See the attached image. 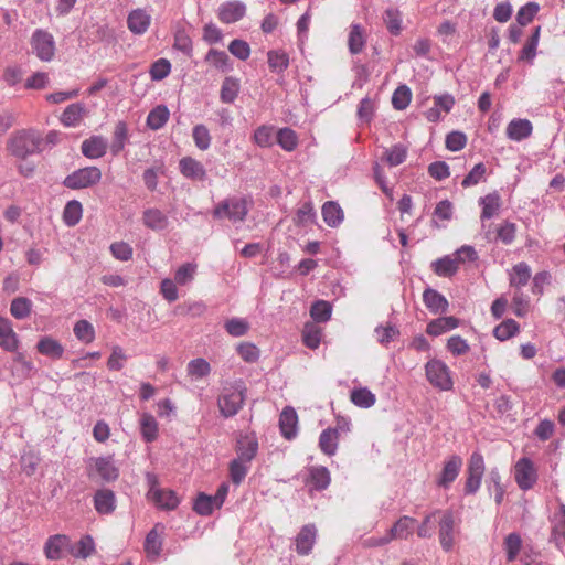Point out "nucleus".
Here are the masks:
<instances>
[{
    "instance_id": "nucleus-43",
    "label": "nucleus",
    "mask_w": 565,
    "mask_h": 565,
    "mask_svg": "<svg viewBox=\"0 0 565 565\" xmlns=\"http://www.w3.org/2000/svg\"><path fill=\"white\" fill-rule=\"evenodd\" d=\"M519 330L520 327L515 320L507 319L494 328L493 335L500 341H505L514 337Z\"/></svg>"
},
{
    "instance_id": "nucleus-18",
    "label": "nucleus",
    "mask_w": 565,
    "mask_h": 565,
    "mask_svg": "<svg viewBox=\"0 0 565 565\" xmlns=\"http://www.w3.org/2000/svg\"><path fill=\"white\" fill-rule=\"evenodd\" d=\"M108 148L107 140L102 136H92L82 142V153L89 159L102 158Z\"/></svg>"
},
{
    "instance_id": "nucleus-12",
    "label": "nucleus",
    "mask_w": 565,
    "mask_h": 565,
    "mask_svg": "<svg viewBox=\"0 0 565 565\" xmlns=\"http://www.w3.org/2000/svg\"><path fill=\"white\" fill-rule=\"evenodd\" d=\"M71 548V539L65 534L51 535L44 543V554L47 559L57 561L64 557Z\"/></svg>"
},
{
    "instance_id": "nucleus-56",
    "label": "nucleus",
    "mask_w": 565,
    "mask_h": 565,
    "mask_svg": "<svg viewBox=\"0 0 565 565\" xmlns=\"http://www.w3.org/2000/svg\"><path fill=\"white\" fill-rule=\"evenodd\" d=\"M365 44V38L359 24H353L349 34V50L352 54L362 52Z\"/></svg>"
},
{
    "instance_id": "nucleus-15",
    "label": "nucleus",
    "mask_w": 565,
    "mask_h": 565,
    "mask_svg": "<svg viewBox=\"0 0 565 565\" xmlns=\"http://www.w3.org/2000/svg\"><path fill=\"white\" fill-rule=\"evenodd\" d=\"M317 539V527L315 524L303 525L295 539V550L299 555H308Z\"/></svg>"
},
{
    "instance_id": "nucleus-62",
    "label": "nucleus",
    "mask_w": 565,
    "mask_h": 565,
    "mask_svg": "<svg viewBox=\"0 0 565 565\" xmlns=\"http://www.w3.org/2000/svg\"><path fill=\"white\" fill-rule=\"evenodd\" d=\"M196 265L192 263H185L178 268L175 271L174 280L179 285H186L194 278Z\"/></svg>"
},
{
    "instance_id": "nucleus-29",
    "label": "nucleus",
    "mask_w": 565,
    "mask_h": 565,
    "mask_svg": "<svg viewBox=\"0 0 565 565\" xmlns=\"http://www.w3.org/2000/svg\"><path fill=\"white\" fill-rule=\"evenodd\" d=\"M531 276L532 271L530 266L524 262H520L512 267L509 274L510 285L511 287L520 289L521 287L527 285Z\"/></svg>"
},
{
    "instance_id": "nucleus-32",
    "label": "nucleus",
    "mask_w": 565,
    "mask_h": 565,
    "mask_svg": "<svg viewBox=\"0 0 565 565\" xmlns=\"http://www.w3.org/2000/svg\"><path fill=\"white\" fill-rule=\"evenodd\" d=\"M459 326V320L455 317H439L434 319L427 324V333L438 337L445 332L456 329Z\"/></svg>"
},
{
    "instance_id": "nucleus-10",
    "label": "nucleus",
    "mask_w": 565,
    "mask_h": 565,
    "mask_svg": "<svg viewBox=\"0 0 565 565\" xmlns=\"http://www.w3.org/2000/svg\"><path fill=\"white\" fill-rule=\"evenodd\" d=\"M514 478L521 490L526 491L533 488L537 480V472L529 458L524 457L518 460L514 466Z\"/></svg>"
},
{
    "instance_id": "nucleus-50",
    "label": "nucleus",
    "mask_w": 565,
    "mask_h": 565,
    "mask_svg": "<svg viewBox=\"0 0 565 565\" xmlns=\"http://www.w3.org/2000/svg\"><path fill=\"white\" fill-rule=\"evenodd\" d=\"M250 460H245L241 457H237L230 463V476L231 480L235 484H239L246 477L248 472V463Z\"/></svg>"
},
{
    "instance_id": "nucleus-57",
    "label": "nucleus",
    "mask_w": 565,
    "mask_h": 565,
    "mask_svg": "<svg viewBox=\"0 0 565 565\" xmlns=\"http://www.w3.org/2000/svg\"><path fill=\"white\" fill-rule=\"evenodd\" d=\"M239 92V83L233 77H226L221 88V99L223 103H232Z\"/></svg>"
},
{
    "instance_id": "nucleus-31",
    "label": "nucleus",
    "mask_w": 565,
    "mask_h": 565,
    "mask_svg": "<svg viewBox=\"0 0 565 565\" xmlns=\"http://www.w3.org/2000/svg\"><path fill=\"white\" fill-rule=\"evenodd\" d=\"M322 217L326 224L330 227L339 226L344 218V213L341 206L334 201H327L322 205Z\"/></svg>"
},
{
    "instance_id": "nucleus-36",
    "label": "nucleus",
    "mask_w": 565,
    "mask_h": 565,
    "mask_svg": "<svg viewBox=\"0 0 565 565\" xmlns=\"http://www.w3.org/2000/svg\"><path fill=\"white\" fill-rule=\"evenodd\" d=\"M541 26H536L520 52L519 60L533 64L540 41Z\"/></svg>"
},
{
    "instance_id": "nucleus-7",
    "label": "nucleus",
    "mask_w": 565,
    "mask_h": 565,
    "mask_svg": "<svg viewBox=\"0 0 565 565\" xmlns=\"http://www.w3.org/2000/svg\"><path fill=\"white\" fill-rule=\"evenodd\" d=\"M484 469L483 456L479 451L472 452L467 468L466 494H475L480 489Z\"/></svg>"
},
{
    "instance_id": "nucleus-20",
    "label": "nucleus",
    "mask_w": 565,
    "mask_h": 565,
    "mask_svg": "<svg viewBox=\"0 0 565 565\" xmlns=\"http://www.w3.org/2000/svg\"><path fill=\"white\" fill-rule=\"evenodd\" d=\"M423 301L426 308L434 315L444 313L448 310V300L439 291L426 288L423 292Z\"/></svg>"
},
{
    "instance_id": "nucleus-6",
    "label": "nucleus",
    "mask_w": 565,
    "mask_h": 565,
    "mask_svg": "<svg viewBox=\"0 0 565 565\" xmlns=\"http://www.w3.org/2000/svg\"><path fill=\"white\" fill-rule=\"evenodd\" d=\"M102 180V171L97 167H86L74 171L64 180L68 189L78 190L93 186Z\"/></svg>"
},
{
    "instance_id": "nucleus-38",
    "label": "nucleus",
    "mask_w": 565,
    "mask_h": 565,
    "mask_svg": "<svg viewBox=\"0 0 565 565\" xmlns=\"http://www.w3.org/2000/svg\"><path fill=\"white\" fill-rule=\"evenodd\" d=\"M552 536L558 547L565 545V504H561L554 515Z\"/></svg>"
},
{
    "instance_id": "nucleus-44",
    "label": "nucleus",
    "mask_w": 565,
    "mask_h": 565,
    "mask_svg": "<svg viewBox=\"0 0 565 565\" xmlns=\"http://www.w3.org/2000/svg\"><path fill=\"white\" fill-rule=\"evenodd\" d=\"M351 402L362 408H369L375 404V395L366 387L354 388L351 392Z\"/></svg>"
},
{
    "instance_id": "nucleus-28",
    "label": "nucleus",
    "mask_w": 565,
    "mask_h": 565,
    "mask_svg": "<svg viewBox=\"0 0 565 565\" xmlns=\"http://www.w3.org/2000/svg\"><path fill=\"white\" fill-rule=\"evenodd\" d=\"M140 434L147 443L157 440L159 436V425L157 419L150 413H142L139 419Z\"/></svg>"
},
{
    "instance_id": "nucleus-45",
    "label": "nucleus",
    "mask_w": 565,
    "mask_h": 565,
    "mask_svg": "<svg viewBox=\"0 0 565 565\" xmlns=\"http://www.w3.org/2000/svg\"><path fill=\"white\" fill-rule=\"evenodd\" d=\"M95 551V544L92 536H83L75 546L71 545L70 553L76 558H87Z\"/></svg>"
},
{
    "instance_id": "nucleus-16",
    "label": "nucleus",
    "mask_w": 565,
    "mask_h": 565,
    "mask_svg": "<svg viewBox=\"0 0 565 565\" xmlns=\"http://www.w3.org/2000/svg\"><path fill=\"white\" fill-rule=\"evenodd\" d=\"M19 344V337L13 330L12 322L0 317V347L8 352H17Z\"/></svg>"
},
{
    "instance_id": "nucleus-3",
    "label": "nucleus",
    "mask_w": 565,
    "mask_h": 565,
    "mask_svg": "<svg viewBox=\"0 0 565 565\" xmlns=\"http://www.w3.org/2000/svg\"><path fill=\"white\" fill-rule=\"evenodd\" d=\"M249 210L245 198H230L222 201L213 211L215 218H227L233 223L244 221Z\"/></svg>"
},
{
    "instance_id": "nucleus-2",
    "label": "nucleus",
    "mask_w": 565,
    "mask_h": 565,
    "mask_svg": "<svg viewBox=\"0 0 565 565\" xmlns=\"http://www.w3.org/2000/svg\"><path fill=\"white\" fill-rule=\"evenodd\" d=\"M42 141L43 139L36 130H21L10 138L8 149L11 154L25 158L40 150Z\"/></svg>"
},
{
    "instance_id": "nucleus-58",
    "label": "nucleus",
    "mask_w": 565,
    "mask_h": 565,
    "mask_svg": "<svg viewBox=\"0 0 565 565\" xmlns=\"http://www.w3.org/2000/svg\"><path fill=\"white\" fill-rule=\"evenodd\" d=\"M407 157V149L402 143L394 145L386 150L385 160L391 167L399 166Z\"/></svg>"
},
{
    "instance_id": "nucleus-21",
    "label": "nucleus",
    "mask_w": 565,
    "mask_h": 565,
    "mask_svg": "<svg viewBox=\"0 0 565 565\" xmlns=\"http://www.w3.org/2000/svg\"><path fill=\"white\" fill-rule=\"evenodd\" d=\"M245 6L238 1H228L220 6L218 19L223 23H234L245 14Z\"/></svg>"
},
{
    "instance_id": "nucleus-63",
    "label": "nucleus",
    "mask_w": 565,
    "mask_h": 565,
    "mask_svg": "<svg viewBox=\"0 0 565 565\" xmlns=\"http://www.w3.org/2000/svg\"><path fill=\"white\" fill-rule=\"evenodd\" d=\"M225 330L233 337H242L249 330V324L244 319L233 318L225 323Z\"/></svg>"
},
{
    "instance_id": "nucleus-13",
    "label": "nucleus",
    "mask_w": 565,
    "mask_h": 565,
    "mask_svg": "<svg viewBox=\"0 0 565 565\" xmlns=\"http://www.w3.org/2000/svg\"><path fill=\"white\" fill-rule=\"evenodd\" d=\"M331 482V476L328 468L323 466H311L308 468V475L306 477V484L309 492L323 491Z\"/></svg>"
},
{
    "instance_id": "nucleus-54",
    "label": "nucleus",
    "mask_w": 565,
    "mask_h": 565,
    "mask_svg": "<svg viewBox=\"0 0 565 565\" xmlns=\"http://www.w3.org/2000/svg\"><path fill=\"white\" fill-rule=\"evenodd\" d=\"M127 137V124L124 121H118L115 126L114 141L110 148L114 154H118L125 148Z\"/></svg>"
},
{
    "instance_id": "nucleus-19",
    "label": "nucleus",
    "mask_w": 565,
    "mask_h": 565,
    "mask_svg": "<svg viewBox=\"0 0 565 565\" xmlns=\"http://www.w3.org/2000/svg\"><path fill=\"white\" fill-rule=\"evenodd\" d=\"M415 519L402 516L390 530L388 535L382 539V543H390L395 539H407L414 531Z\"/></svg>"
},
{
    "instance_id": "nucleus-1",
    "label": "nucleus",
    "mask_w": 565,
    "mask_h": 565,
    "mask_svg": "<svg viewBox=\"0 0 565 565\" xmlns=\"http://www.w3.org/2000/svg\"><path fill=\"white\" fill-rule=\"evenodd\" d=\"M245 392L246 387L242 380L234 381L223 386L217 398L221 414L225 417L236 415L244 404Z\"/></svg>"
},
{
    "instance_id": "nucleus-47",
    "label": "nucleus",
    "mask_w": 565,
    "mask_h": 565,
    "mask_svg": "<svg viewBox=\"0 0 565 565\" xmlns=\"http://www.w3.org/2000/svg\"><path fill=\"white\" fill-rule=\"evenodd\" d=\"M83 215V206L81 202L73 200L70 201L63 212V220L66 225L75 226L79 223Z\"/></svg>"
},
{
    "instance_id": "nucleus-22",
    "label": "nucleus",
    "mask_w": 565,
    "mask_h": 565,
    "mask_svg": "<svg viewBox=\"0 0 565 565\" xmlns=\"http://www.w3.org/2000/svg\"><path fill=\"white\" fill-rule=\"evenodd\" d=\"M87 108L82 103L68 105L61 115V122L65 127H77L87 115Z\"/></svg>"
},
{
    "instance_id": "nucleus-37",
    "label": "nucleus",
    "mask_w": 565,
    "mask_h": 565,
    "mask_svg": "<svg viewBox=\"0 0 565 565\" xmlns=\"http://www.w3.org/2000/svg\"><path fill=\"white\" fill-rule=\"evenodd\" d=\"M322 338V328L315 322H307L302 330V341L309 349H317Z\"/></svg>"
},
{
    "instance_id": "nucleus-48",
    "label": "nucleus",
    "mask_w": 565,
    "mask_h": 565,
    "mask_svg": "<svg viewBox=\"0 0 565 565\" xmlns=\"http://www.w3.org/2000/svg\"><path fill=\"white\" fill-rule=\"evenodd\" d=\"M216 508V502L212 495L203 492L199 493L193 503V510L200 515H211Z\"/></svg>"
},
{
    "instance_id": "nucleus-42",
    "label": "nucleus",
    "mask_w": 565,
    "mask_h": 565,
    "mask_svg": "<svg viewBox=\"0 0 565 565\" xmlns=\"http://www.w3.org/2000/svg\"><path fill=\"white\" fill-rule=\"evenodd\" d=\"M186 372L192 379L201 380L211 373V365L205 359L198 358L188 363Z\"/></svg>"
},
{
    "instance_id": "nucleus-5",
    "label": "nucleus",
    "mask_w": 565,
    "mask_h": 565,
    "mask_svg": "<svg viewBox=\"0 0 565 565\" xmlns=\"http://www.w3.org/2000/svg\"><path fill=\"white\" fill-rule=\"evenodd\" d=\"M458 531L454 513L449 510L441 511L438 518V537L445 552H450L454 548Z\"/></svg>"
},
{
    "instance_id": "nucleus-4",
    "label": "nucleus",
    "mask_w": 565,
    "mask_h": 565,
    "mask_svg": "<svg viewBox=\"0 0 565 565\" xmlns=\"http://www.w3.org/2000/svg\"><path fill=\"white\" fill-rule=\"evenodd\" d=\"M427 381L440 391H450L454 386L451 373L446 363L433 359L425 365Z\"/></svg>"
},
{
    "instance_id": "nucleus-53",
    "label": "nucleus",
    "mask_w": 565,
    "mask_h": 565,
    "mask_svg": "<svg viewBox=\"0 0 565 565\" xmlns=\"http://www.w3.org/2000/svg\"><path fill=\"white\" fill-rule=\"evenodd\" d=\"M32 302L25 297L14 298L11 302L10 312L15 319H24L30 316Z\"/></svg>"
},
{
    "instance_id": "nucleus-35",
    "label": "nucleus",
    "mask_w": 565,
    "mask_h": 565,
    "mask_svg": "<svg viewBox=\"0 0 565 565\" xmlns=\"http://www.w3.org/2000/svg\"><path fill=\"white\" fill-rule=\"evenodd\" d=\"M159 525L157 524L146 536L145 552L149 559H157L162 548L161 535L158 532Z\"/></svg>"
},
{
    "instance_id": "nucleus-51",
    "label": "nucleus",
    "mask_w": 565,
    "mask_h": 565,
    "mask_svg": "<svg viewBox=\"0 0 565 565\" xmlns=\"http://www.w3.org/2000/svg\"><path fill=\"white\" fill-rule=\"evenodd\" d=\"M75 337L84 343H92L95 340V329L93 324L87 320H79L74 326Z\"/></svg>"
},
{
    "instance_id": "nucleus-14",
    "label": "nucleus",
    "mask_w": 565,
    "mask_h": 565,
    "mask_svg": "<svg viewBox=\"0 0 565 565\" xmlns=\"http://www.w3.org/2000/svg\"><path fill=\"white\" fill-rule=\"evenodd\" d=\"M462 467V459L458 455L450 456L444 463L437 484L440 488L448 489L457 479Z\"/></svg>"
},
{
    "instance_id": "nucleus-30",
    "label": "nucleus",
    "mask_w": 565,
    "mask_h": 565,
    "mask_svg": "<svg viewBox=\"0 0 565 565\" xmlns=\"http://www.w3.org/2000/svg\"><path fill=\"white\" fill-rule=\"evenodd\" d=\"M258 443L254 434L241 436L237 440L236 451L238 457L250 460L256 456Z\"/></svg>"
},
{
    "instance_id": "nucleus-59",
    "label": "nucleus",
    "mask_w": 565,
    "mask_h": 565,
    "mask_svg": "<svg viewBox=\"0 0 565 565\" xmlns=\"http://www.w3.org/2000/svg\"><path fill=\"white\" fill-rule=\"evenodd\" d=\"M522 540L518 533H510L504 540L508 562H513L520 553Z\"/></svg>"
},
{
    "instance_id": "nucleus-52",
    "label": "nucleus",
    "mask_w": 565,
    "mask_h": 565,
    "mask_svg": "<svg viewBox=\"0 0 565 565\" xmlns=\"http://www.w3.org/2000/svg\"><path fill=\"white\" fill-rule=\"evenodd\" d=\"M332 307L328 301L317 300L310 309V316L316 322H327L330 320Z\"/></svg>"
},
{
    "instance_id": "nucleus-26",
    "label": "nucleus",
    "mask_w": 565,
    "mask_h": 565,
    "mask_svg": "<svg viewBox=\"0 0 565 565\" xmlns=\"http://www.w3.org/2000/svg\"><path fill=\"white\" fill-rule=\"evenodd\" d=\"M255 142L260 147H269L274 140L282 146V129L274 130V127L262 126L254 134Z\"/></svg>"
},
{
    "instance_id": "nucleus-17",
    "label": "nucleus",
    "mask_w": 565,
    "mask_h": 565,
    "mask_svg": "<svg viewBox=\"0 0 565 565\" xmlns=\"http://www.w3.org/2000/svg\"><path fill=\"white\" fill-rule=\"evenodd\" d=\"M533 126L529 119L515 118L507 126V137L513 141H522L532 135Z\"/></svg>"
},
{
    "instance_id": "nucleus-46",
    "label": "nucleus",
    "mask_w": 565,
    "mask_h": 565,
    "mask_svg": "<svg viewBox=\"0 0 565 565\" xmlns=\"http://www.w3.org/2000/svg\"><path fill=\"white\" fill-rule=\"evenodd\" d=\"M376 340L382 345H387L390 342L396 340L399 335V330L395 324L387 323L385 326H377L374 330Z\"/></svg>"
},
{
    "instance_id": "nucleus-39",
    "label": "nucleus",
    "mask_w": 565,
    "mask_h": 565,
    "mask_svg": "<svg viewBox=\"0 0 565 565\" xmlns=\"http://www.w3.org/2000/svg\"><path fill=\"white\" fill-rule=\"evenodd\" d=\"M170 116L169 109L164 105L154 107L147 117V126L152 130L162 128Z\"/></svg>"
},
{
    "instance_id": "nucleus-49",
    "label": "nucleus",
    "mask_w": 565,
    "mask_h": 565,
    "mask_svg": "<svg viewBox=\"0 0 565 565\" xmlns=\"http://www.w3.org/2000/svg\"><path fill=\"white\" fill-rule=\"evenodd\" d=\"M298 435V415L290 406H285V439L292 440Z\"/></svg>"
},
{
    "instance_id": "nucleus-24",
    "label": "nucleus",
    "mask_w": 565,
    "mask_h": 565,
    "mask_svg": "<svg viewBox=\"0 0 565 565\" xmlns=\"http://www.w3.org/2000/svg\"><path fill=\"white\" fill-rule=\"evenodd\" d=\"M94 508L99 514H111L116 509L115 493L109 489L97 490L94 495Z\"/></svg>"
},
{
    "instance_id": "nucleus-25",
    "label": "nucleus",
    "mask_w": 565,
    "mask_h": 565,
    "mask_svg": "<svg viewBox=\"0 0 565 565\" xmlns=\"http://www.w3.org/2000/svg\"><path fill=\"white\" fill-rule=\"evenodd\" d=\"M151 22V17L142 9L131 11L127 19L129 30L135 34H143Z\"/></svg>"
},
{
    "instance_id": "nucleus-33",
    "label": "nucleus",
    "mask_w": 565,
    "mask_h": 565,
    "mask_svg": "<svg viewBox=\"0 0 565 565\" xmlns=\"http://www.w3.org/2000/svg\"><path fill=\"white\" fill-rule=\"evenodd\" d=\"M39 353L50 356L52 359H61L64 353L63 345L51 337H43L36 344Z\"/></svg>"
},
{
    "instance_id": "nucleus-27",
    "label": "nucleus",
    "mask_w": 565,
    "mask_h": 565,
    "mask_svg": "<svg viewBox=\"0 0 565 565\" xmlns=\"http://www.w3.org/2000/svg\"><path fill=\"white\" fill-rule=\"evenodd\" d=\"M339 445V431L337 428H327L319 436V448L327 456L335 455Z\"/></svg>"
},
{
    "instance_id": "nucleus-9",
    "label": "nucleus",
    "mask_w": 565,
    "mask_h": 565,
    "mask_svg": "<svg viewBox=\"0 0 565 565\" xmlns=\"http://www.w3.org/2000/svg\"><path fill=\"white\" fill-rule=\"evenodd\" d=\"M31 46L36 56L42 61H51L55 54L53 35L44 30H36L31 39Z\"/></svg>"
},
{
    "instance_id": "nucleus-41",
    "label": "nucleus",
    "mask_w": 565,
    "mask_h": 565,
    "mask_svg": "<svg viewBox=\"0 0 565 565\" xmlns=\"http://www.w3.org/2000/svg\"><path fill=\"white\" fill-rule=\"evenodd\" d=\"M482 206L481 220H490L500 209V196L497 193L488 194L479 200Z\"/></svg>"
},
{
    "instance_id": "nucleus-34",
    "label": "nucleus",
    "mask_w": 565,
    "mask_h": 565,
    "mask_svg": "<svg viewBox=\"0 0 565 565\" xmlns=\"http://www.w3.org/2000/svg\"><path fill=\"white\" fill-rule=\"evenodd\" d=\"M431 268L434 273L439 277H451L458 270V266L452 254L434 260L431 263Z\"/></svg>"
},
{
    "instance_id": "nucleus-55",
    "label": "nucleus",
    "mask_w": 565,
    "mask_h": 565,
    "mask_svg": "<svg viewBox=\"0 0 565 565\" xmlns=\"http://www.w3.org/2000/svg\"><path fill=\"white\" fill-rule=\"evenodd\" d=\"M411 99L412 92L409 87L406 85H401L393 93L392 104L395 109L403 110L409 105Z\"/></svg>"
},
{
    "instance_id": "nucleus-23",
    "label": "nucleus",
    "mask_w": 565,
    "mask_h": 565,
    "mask_svg": "<svg viewBox=\"0 0 565 565\" xmlns=\"http://www.w3.org/2000/svg\"><path fill=\"white\" fill-rule=\"evenodd\" d=\"M180 172L188 179L202 181L206 171L203 164L192 157H184L179 162Z\"/></svg>"
},
{
    "instance_id": "nucleus-40",
    "label": "nucleus",
    "mask_w": 565,
    "mask_h": 565,
    "mask_svg": "<svg viewBox=\"0 0 565 565\" xmlns=\"http://www.w3.org/2000/svg\"><path fill=\"white\" fill-rule=\"evenodd\" d=\"M143 224L154 231L163 230L168 224L167 216L158 209H149L143 212Z\"/></svg>"
},
{
    "instance_id": "nucleus-64",
    "label": "nucleus",
    "mask_w": 565,
    "mask_h": 565,
    "mask_svg": "<svg viewBox=\"0 0 565 565\" xmlns=\"http://www.w3.org/2000/svg\"><path fill=\"white\" fill-rule=\"evenodd\" d=\"M539 4L535 2H529L521 7L516 14V21L520 25H526L530 23L535 14L539 12Z\"/></svg>"
},
{
    "instance_id": "nucleus-60",
    "label": "nucleus",
    "mask_w": 565,
    "mask_h": 565,
    "mask_svg": "<svg viewBox=\"0 0 565 565\" xmlns=\"http://www.w3.org/2000/svg\"><path fill=\"white\" fill-rule=\"evenodd\" d=\"M236 351L242 360L247 363H255L260 355L259 349L252 342H241Z\"/></svg>"
},
{
    "instance_id": "nucleus-11",
    "label": "nucleus",
    "mask_w": 565,
    "mask_h": 565,
    "mask_svg": "<svg viewBox=\"0 0 565 565\" xmlns=\"http://www.w3.org/2000/svg\"><path fill=\"white\" fill-rule=\"evenodd\" d=\"M95 473L104 481L109 482L118 478L119 470L110 458L97 457L90 458L87 467V475L89 478H94Z\"/></svg>"
},
{
    "instance_id": "nucleus-8",
    "label": "nucleus",
    "mask_w": 565,
    "mask_h": 565,
    "mask_svg": "<svg viewBox=\"0 0 565 565\" xmlns=\"http://www.w3.org/2000/svg\"><path fill=\"white\" fill-rule=\"evenodd\" d=\"M147 479L150 484L148 498L158 508L164 509V510H173L179 505V498L174 491H172L170 489L157 488L158 479L154 475L148 473Z\"/></svg>"
},
{
    "instance_id": "nucleus-61",
    "label": "nucleus",
    "mask_w": 565,
    "mask_h": 565,
    "mask_svg": "<svg viewBox=\"0 0 565 565\" xmlns=\"http://www.w3.org/2000/svg\"><path fill=\"white\" fill-rule=\"evenodd\" d=\"M192 137H193L195 146L200 150L209 149V147L211 145V136H210L209 129L204 125H196L193 128Z\"/></svg>"
}]
</instances>
